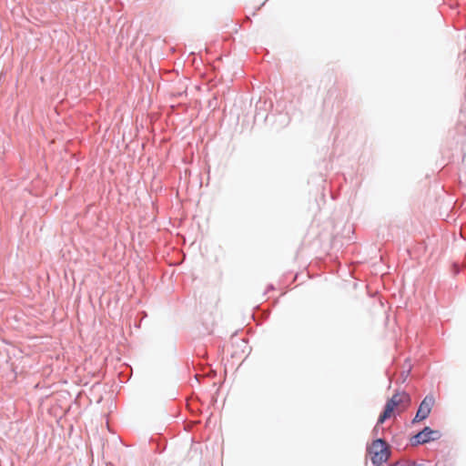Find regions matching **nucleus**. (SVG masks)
I'll list each match as a JSON object with an SVG mask.
<instances>
[{
    "instance_id": "1",
    "label": "nucleus",
    "mask_w": 466,
    "mask_h": 466,
    "mask_svg": "<svg viewBox=\"0 0 466 466\" xmlns=\"http://www.w3.org/2000/svg\"><path fill=\"white\" fill-rule=\"evenodd\" d=\"M411 400L405 391L396 392L386 403L383 412L378 419V425L382 424L386 420L395 413H401L410 405Z\"/></svg>"
},
{
    "instance_id": "2",
    "label": "nucleus",
    "mask_w": 466,
    "mask_h": 466,
    "mask_svg": "<svg viewBox=\"0 0 466 466\" xmlns=\"http://www.w3.org/2000/svg\"><path fill=\"white\" fill-rule=\"evenodd\" d=\"M368 453L372 463L380 466L388 461L390 456L389 444L382 439H377L368 447Z\"/></svg>"
},
{
    "instance_id": "3",
    "label": "nucleus",
    "mask_w": 466,
    "mask_h": 466,
    "mask_svg": "<svg viewBox=\"0 0 466 466\" xmlns=\"http://www.w3.org/2000/svg\"><path fill=\"white\" fill-rule=\"evenodd\" d=\"M435 403V399L432 395L426 396L417 410V413L413 419V422H419L425 420L431 411V409Z\"/></svg>"
},
{
    "instance_id": "4",
    "label": "nucleus",
    "mask_w": 466,
    "mask_h": 466,
    "mask_svg": "<svg viewBox=\"0 0 466 466\" xmlns=\"http://www.w3.org/2000/svg\"><path fill=\"white\" fill-rule=\"evenodd\" d=\"M440 437L438 431H433L430 427H425L421 431L413 437L414 444H423L434 441Z\"/></svg>"
}]
</instances>
